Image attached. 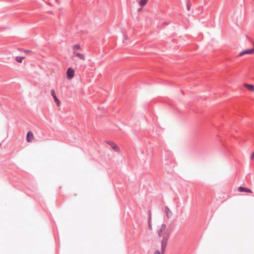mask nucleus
I'll return each mask as SVG.
<instances>
[{
	"instance_id": "f257e3e1",
	"label": "nucleus",
	"mask_w": 254,
	"mask_h": 254,
	"mask_svg": "<svg viewBox=\"0 0 254 254\" xmlns=\"http://www.w3.org/2000/svg\"><path fill=\"white\" fill-rule=\"evenodd\" d=\"M170 233L169 229L165 224H161L157 230L158 236L161 239V244H163V247L167 244Z\"/></svg>"
},
{
	"instance_id": "f03ea898",
	"label": "nucleus",
	"mask_w": 254,
	"mask_h": 254,
	"mask_svg": "<svg viewBox=\"0 0 254 254\" xmlns=\"http://www.w3.org/2000/svg\"><path fill=\"white\" fill-rule=\"evenodd\" d=\"M75 57L78 58L79 60L82 61H84L85 60V55L83 54L80 53L79 51L72 53L71 58L73 59Z\"/></svg>"
},
{
	"instance_id": "7ed1b4c3",
	"label": "nucleus",
	"mask_w": 254,
	"mask_h": 254,
	"mask_svg": "<svg viewBox=\"0 0 254 254\" xmlns=\"http://www.w3.org/2000/svg\"><path fill=\"white\" fill-rule=\"evenodd\" d=\"M106 142L108 144L115 152H119L120 151V147L115 142L110 141H106Z\"/></svg>"
},
{
	"instance_id": "20e7f679",
	"label": "nucleus",
	"mask_w": 254,
	"mask_h": 254,
	"mask_svg": "<svg viewBox=\"0 0 254 254\" xmlns=\"http://www.w3.org/2000/svg\"><path fill=\"white\" fill-rule=\"evenodd\" d=\"M167 245L164 247L163 246V244H160V248H157L154 252V254H164Z\"/></svg>"
},
{
	"instance_id": "39448f33",
	"label": "nucleus",
	"mask_w": 254,
	"mask_h": 254,
	"mask_svg": "<svg viewBox=\"0 0 254 254\" xmlns=\"http://www.w3.org/2000/svg\"><path fill=\"white\" fill-rule=\"evenodd\" d=\"M74 75V70L71 67L68 68L66 71L67 78L69 80L71 79L72 78H73Z\"/></svg>"
},
{
	"instance_id": "423d86ee",
	"label": "nucleus",
	"mask_w": 254,
	"mask_h": 254,
	"mask_svg": "<svg viewBox=\"0 0 254 254\" xmlns=\"http://www.w3.org/2000/svg\"><path fill=\"white\" fill-rule=\"evenodd\" d=\"M254 54V48L251 49H247L241 52L239 56H242L245 54Z\"/></svg>"
},
{
	"instance_id": "0eeeda50",
	"label": "nucleus",
	"mask_w": 254,
	"mask_h": 254,
	"mask_svg": "<svg viewBox=\"0 0 254 254\" xmlns=\"http://www.w3.org/2000/svg\"><path fill=\"white\" fill-rule=\"evenodd\" d=\"M34 135L31 131H28L26 139L28 142H31L34 139Z\"/></svg>"
},
{
	"instance_id": "6e6552de",
	"label": "nucleus",
	"mask_w": 254,
	"mask_h": 254,
	"mask_svg": "<svg viewBox=\"0 0 254 254\" xmlns=\"http://www.w3.org/2000/svg\"><path fill=\"white\" fill-rule=\"evenodd\" d=\"M238 190L241 192H249V193H253V191L251 189H248V188H246L245 187H239L238 188Z\"/></svg>"
},
{
	"instance_id": "1a4fd4ad",
	"label": "nucleus",
	"mask_w": 254,
	"mask_h": 254,
	"mask_svg": "<svg viewBox=\"0 0 254 254\" xmlns=\"http://www.w3.org/2000/svg\"><path fill=\"white\" fill-rule=\"evenodd\" d=\"M71 48L72 52L80 51L82 50L81 47L79 44H74L72 45Z\"/></svg>"
},
{
	"instance_id": "9d476101",
	"label": "nucleus",
	"mask_w": 254,
	"mask_h": 254,
	"mask_svg": "<svg viewBox=\"0 0 254 254\" xmlns=\"http://www.w3.org/2000/svg\"><path fill=\"white\" fill-rule=\"evenodd\" d=\"M149 0H139V4L141 7L139 10L141 11L142 8L145 6L148 2Z\"/></svg>"
},
{
	"instance_id": "9b49d317",
	"label": "nucleus",
	"mask_w": 254,
	"mask_h": 254,
	"mask_svg": "<svg viewBox=\"0 0 254 254\" xmlns=\"http://www.w3.org/2000/svg\"><path fill=\"white\" fill-rule=\"evenodd\" d=\"M244 86L249 91L254 92V86L253 85L245 83Z\"/></svg>"
},
{
	"instance_id": "f8f14e48",
	"label": "nucleus",
	"mask_w": 254,
	"mask_h": 254,
	"mask_svg": "<svg viewBox=\"0 0 254 254\" xmlns=\"http://www.w3.org/2000/svg\"><path fill=\"white\" fill-rule=\"evenodd\" d=\"M165 213H166L167 217L170 218V217H171V216H172V212L169 209V208H168V207H166L165 208Z\"/></svg>"
},
{
	"instance_id": "ddd939ff",
	"label": "nucleus",
	"mask_w": 254,
	"mask_h": 254,
	"mask_svg": "<svg viewBox=\"0 0 254 254\" xmlns=\"http://www.w3.org/2000/svg\"><path fill=\"white\" fill-rule=\"evenodd\" d=\"M55 102L56 103L57 106L59 107L61 105V102L59 99L57 98V96L53 97Z\"/></svg>"
},
{
	"instance_id": "4468645a",
	"label": "nucleus",
	"mask_w": 254,
	"mask_h": 254,
	"mask_svg": "<svg viewBox=\"0 0 254 254\" xmlns=\"http://www.w3.org/2000/svg\"><path fill=\"white\" fill-rule=\"evenodd\" d=\"M24 59V57H16V61L19 63H21L22 62V60Z\"/></svg>"
},
{
	"instance_id": "2eb2a0df",
	"label": "nucleus",
	"mask_w": 254,
	"mask_h": 254,
	"mask_svg": "<svg viewBox=\"0 0 254 254\" xmlns=\"http://www.w3.org/2000/svg\"><path fill=\"white\" fill-rule=\"evenodd\" d=\"M51 94L52 96H53V97L56 96L55 91L54 89H52L51 90Z\"/></svg>"
},
{
	"instance_id": "dca6fc26",
	"label": "nucleus",
	"mask_w": 254,
	"mask_h": 254,
	"mask_svg": "<svg viewBox=\"0 0 254 254\" xmlns=\"http://www.w3.org/2000/svg\"><path fill=\"white\" fill-rule=\"evenodd\" d=\"M250 158L252 160L254 161V151L252 153Z\"/></svg>"
},
{
	"instance_id": "f3484780",
	"label": "nucleus",
	"mask_w": 254,
	"mask_h": 254,
	"mask_svg": "<svg viewBox=\"0 0 254 254\" xmlns=\"http://www.w3.org/2000/svg\"><path fill=\"white\" fill-rule=\"evenodd\" d=\"M24 53H25V54H31V53H32V51H31V50H25V51H24Z\"/></svg>"
},
{
	"instance_id": "a211bd4d",
	"label": "nucleus",
	"mask_w": 254,
	"mask_h": 254,
	"mask_svg": "<svg viewBox=\"0 0 254 254\" xmlns=\"http://www.w3.org/2000/svg\"><path fill=\"white\" fill-rule=\"evenodd\" d=\"M187 9L188 11L190 10V6L189 4H187Z\"/></svg>"
}]
</instances>
